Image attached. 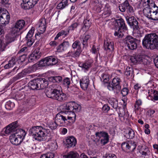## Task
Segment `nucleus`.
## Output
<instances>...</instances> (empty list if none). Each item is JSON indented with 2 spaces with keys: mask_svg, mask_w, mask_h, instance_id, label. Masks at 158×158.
I'll use <instances>...</instances> for the list:
<instances>
[{
  "mask_svg": "<svg viewBox=\"0 0 158 158\" xmlns=\"http://www.w3.org/2000/svg\"><path fill=\"white\" fill-rule=\"evenodd\" d=\"M126 20L130 27L134 30H138L139 28L138 22L134 16H127L126 17Z\"/></svg>",
  "mask_w": 158,
  "mask_h": 158,
  "instance_id": "2eb2a0df",
  "label": "nucleus"
},
{
  "mask_svg": "<svg viewBox=\"0 0 158 158\" xmlns=\"http://www.w3.org/2000/svg\"><path fill=\"white\" fill-rule=\"evenodd\" d=\"M56 85H52V88H51L50 90L48 89L46 90L45 93L48 97L54 100L56 99L61 91L58 89V87Z\"/></svg>",
  "mask_w": 158,
  "mask_h": 158,
  "instance_id": "1a4fd4ad",
  "label": "nucleus"
},
{
  "mask_svg": "<svg viewBox=\"0 0 158 158\" xmlns=\"http://www.w3.org/2000/svg\"><path fill=\"white\" fill-rule=\"evenodd\" d=\"M58 62V59L52 56H49L41 60L39 62V64L42 66H53Z\"/></svg>",
  "mask_w": 158,
  "mask_h": 158,
  "instance_id": "0eeeda50",
  "label": "nucleus"
},
{
  "mask_svg": "<svg viewBox=\"0 0 158 158\" xmlns=\"http://www.w3.org/2000/svg\"><path fill=\"white\" fill-rule=\"evenodd\" d=\"M68 33L69 31H68V32H67L64 31V30H62L58 33L55 37V40H56L58 39L59 37L63 35H64L65 36H66L68 35Z\"/></svg>",
  "mask_w": 158,
  "mask_h": 158,
  "instance_id": "864d4df0",
  "label": "nucleus"
},
{
  "mask_svg": "<svg viewBox=\"0 0 158 158\" xmlns=\"http://www.w3.org/2000/svg\"><path fill=\"white\" fill-rule=\"evenodd\" d=\"M37 69V65L34 64L32 66H29L27 69H24L21 73H19L15 77L13 78V81H14L23 77L27 73H29L35 71Z\"/></svg>",
  "mask_w": 158,
  "mask_h": 158,
  "instance_id": "9b49d317",
  "label": "nucleus"
},
{
  "mask_svg": "<svg viewBox=\"0 0 158 158\" xmlns=\"http://www.w3.org/2000/svg\"><path fill=\"white\" fill-rule=\"evenodd\" d=\"M127 11L129 13H131L133 12V9L132 6L130 5H129V6H128V8L127 9Z\"/></svg>",
  "mask_w": 158,
  "mask_h": 158,
  "instance_id": "338daca9",
  "label": "nucleus"
},
{
  "mask_svg": "<svg viewBox=\"0 0 158 158\" xmlns=\"http://www.w3.org/2000/svg\"><path fill=\"white\" fill-rule=\"evenodd\" d=\"M73 109H72V110L74 113H77L79 112L81 109V106L73 102Z\"/></svg>",
  "mask_w": 158,
  "mask_h": 158,
  "instance_id": "a19ab883",
  "label": "nucleus"
},
{
  "mask_svg": "<svg viewBox=\"0 0 158 158\" xmlns=\"http://www.w3.org/2000/svg\"><path fill=\"white\" fill-rule=\"evenodd\" d=\"M66 6L62 3L61 2L59 3L57 6L56 8L57 9H63Z\"/></svg>",
  "mask_w": 158,
  "mask_h": 158,
  "instance_id": "bf43d9fd",
  "label": "nucleus"
},
{
  "mask_svg": "<svg viewBox=\"0 0 158 158\" xmlns=\"http://www.w3.org/2000/svg\"><path fill=\"white\" fill-rule=\"evenodd\" d=\"M114 43L110 39H106L105 40L104 48L107 52H112L114 50Z\"/></svg>",
  "mask_w": 158,
  "mask_h": 158,
  "instance_id": "b1692460",
  "label": "nucleus"
},
{
  "mask_svg": "<svg viewBox=\"0 0 158 158\" xmlns=\"http://www.w3.org/2000/svg\"><path fill=\"white\" fill-rule=\"evenodd\" d=\"M110 109V107L107 105H104L102 108V110L105 113L107 112Z\"/></svg>",
  "mask_w": 158,
  "mask_h": 158,
  "instance_id": "e2e57ef3",
  "label": "nucleus"
},
{
  "mask_svg": "<svg viewBox=\"0 0 158 158\" xmlns=\"http://www.w3.org/2000/svg\"><path fill=\"white\" fill-rule=\"evenodd\" d=\"M142 44L147 49H158V35L156 33L146 35L143 40Z\"/></svg>",
  "mask_w": 158,
  "mask_h": 158,
  "instance_id": "f03ea898",
  "label": "nucleus"
},
{
  "mask_svg": "<svg viewBox=\"0 0 158 158\" xmlns=\"http://www.w3.org/2000/svg\"><path fill=\"white\" fill-rule=\"evenodd\" d=\"M46 19H43L41 20L40 24L39 26V29L42 32H44L46 28Z\"/></svg>",
  "mask_w": 158,
  "mask_h": 158,
  "instance_id": "c9c22d12",
  "label": "nucleus"
},
{
  "mask_svg": "<svg viewBox=\"0 0 158 158\" xmlns=\"http://www.w3.org/2000/svg\"><path fill=\"white\" fill-rule=\"evenodd\" d=\"M29 133L35 139L43 141L45 137L50 135V130L41 126H34L30 129Z\"/></svg>",
  "mask_w": 158,
  "mask_h": 158,
  "instance_id": "f257e3e1",
  "label": "nucleus"
},
{
  "mask_svg": "<svg viewBox=\"0 0 158 158\" xmlns=\"http://www.w3.org/2000/svg\"><path fill=\"white\" fill-rule=\"evenodd\" d=\"M17 131V132L10 136V142L15 145H19L21 143L26 135L25 131L23 130H18Z\"/></svg>",
  "mask_w": 158,
  "mask_h": 158,
  "instance_id": "39448f33",
  "label": "nucleus"
},
{
  "mask_svg": "<svg viewBox=\"0 0 158 158\" xmlns=\"http://www.w3.org/2000/svg\"><path fill=\"white\" fill-rule=\"evenodd\" d=\"M72 47L74 49L81 50L80 42L78 40L75 41L73 44Z\"/></svg>",
  "mask_w": 158,
  "mask_h": 158,
  "instance_id": "c03bdc74",
  "label": "nucleus"
},
{
  "mask_svg": "<svg viewBox=\"0 0 158 158\" xmlns=\"http://www.w3.org/2000/svg\"><path fill=\"white\" fill-rule=\"evenodd\" d=\"M18 126L17 121H15L8 125L5 128L3 129V131L6 134H14L17 132L18 130H21L17 128Z\"/></svg>",
  "mask_w": 158,
  "mask_h": 158,
  "instance_id": "f8f14e48",
  "label": "nucleus"
},
{
  "mask_svg": "<svg viewBox=\"0 0 158 158\" xmlns=\"http://www.w3.org/2000/svg\"><path fill=\"white\" fill-rule=\"evenodd\" d=\"M48 85V81L44 78H40L31 81L28 84L30 89L40 90L46 88Z\"/></svg>",
  "mask_w": 158,
  "mask_h": 158,
  "instance_id": "7ed1b4c3",
  "label": "nucleus"
},
{
  "mask_svg": "<svg viewBox=\"0 0 158 158\" xmlns=\"http://www.w3.org/2000/svg\"><path fill=\"white\" fill-rule=\"evenodd\" d=\"M58 146L56 142H52L48 145V148L51 150L53 151L57 149Z\"/></svg>",
  "mask_w": 158,
  "mask_h": 158,
  "instance_id": "de8ad7c7",
  "label": "nucleus"
},
{
  "mask_svg": "<svg viewBox=\"0 0 158 158\" xmlns=\"http://www.w3.org/2000/svg\"><path fill=\"white\" fill-rule=\"evenodd\" d=\"M126 104L124 106L123 108H119V111L118 112L119 116L120 117H123L125 114Z\"/></svg>",
  "mask_w": 158,
  "mask_h": 158,
  "instance_id": "09e8293b",
  "label": "nucleus"
},
{
  "mask_svg": "<svg viewBox=\"0 0 158 158\" xmlns=\"http://www.w3.org/2000/svg\"><path fill=\"white\" fill-rule=\"evenodd\" d=\"M45 154L48 158H53L54 157L53 153L51 152Z\"/></svg>",
  "mask_w": 158,
  "mask_h": 158,
  "instance_id": "774afa93",
  "label": "nucleus"
},
{
  "mask_svg": "<svg viewBox=\"0 0 158 158\" xmlns=\"http://www.w3.org/2000/svg\"><path fill=\"white\" fill-rule=\"evenodd\" d=\"M15 63V58L12 57L11 59L9 61L8 63L4 66V68L6 69H9L12 67Z\"/></svg>",
  "mask_w": 158,
  "mask_h": 158,
  "instance_id": "e433bc0d",
  "label": "nucleus"
},
{
  "mask_svg": "<svg viewBox=\"0 0 158 158\" xmlns=\"http://www.w3.org/2000/svg\"><path fill=\"white\" fill-rule=\"evenodd\" d=\"M39 0H23V3L21 4V7L25 9L32 8L37 3Z\"/></svg>",
  "mask_w": 158,
  "mask_h": 158,
  "instance_id": "dca6fc26",
  "label": "nucleus"
},
{
  "mask_svg": "<svg viewBox=\"0 0 158 158\" xmlns=\"http://www.w3.org/2000/svg\"><path fill=\"white\" fill-rule=\"evenodd\" d=\"M50 79H51L52 81L54 83H58L62 82L63 80L62 77L60 76L52 77L50 78Z\"/></svg>",
  "mask_w": 158,
  "mask_h": 158,
  "instance_id": "79ce46f5",
  "label": "nucleus"
},
{
  "mask_svg": "<svg viewBox=\"0 0 158 158\" xmlns=\"http://www.w3.org/2000/svg\"><path fill=\"white\" fill-rule=\"evenodd\" d=\"M79 154L76 152L71 151L63 156L64 158H77Z\"/></svg>",
  "mask_w": 158,
  "mask_h": 158,
  "instance_id": "7c9ffc66",
  "label": "nucleus"
},
{
  "mask_svg": "<svg viewBox=\"0 0 158 158\" xmlns=\"http://www.w3.org/2000/svg\"><path fill=\"white\" fill-rule=\"evenodd\" d=\"M25 26V22L23 19L18 20L12 27V33L15 35H19L21 30Z\"/></svg>",
  "mask_w": 158,
  "mask_h": 158,
  "instance_id": "9d476101",
  "label": "nucleus"
},
{
  "mask_svg": "<svg viewBox=\"0 0 158 158\" xmlns=\"http://www.w3.org/2000/svg\"><path fill=\"white\" fill-rule=\"evenodd\" d=\"M151 8L145 7L143 10V13L147 18L153 20H158V7L155 4L151 3Z\"/></svg>",
  "mask_w": 158,
  "mask_h": 158,
  "instance_id": "20e7f679",
  "label": "nucleus"
},
{
  "mask_svg": "<svg viewBox=\"0 0 158 158\" xmlns=\"http://www.w3.org/2000/svg\"><path fill=\"white\" fill-rule=\"evenodd\" d=\"M130 60L131 62L133 64H135L137 63L136 55L131 56L130 58Z\"/></svg>",
  "mask_w": 158,
  "mask_h": 158,
  "instance_id": "0e129e2a",
  "label": "nucleus"
},
{
  "mask_svg": "<svg viewBox=\"0 0 158 158\" xmlns=\"http://www.w3.org/2000/svg\"><path fill=\"white\" fill-rule=\"evenodd\" d=\"M34 31V28L31 29L29 31L27 36L26 39L27 40V44L28 46H31L34 42V40L32 38Z\"/></svg>",
  "mask_w": 158,
  "mask_h": 158,
  "instance_id": "393cba45",
  "label": "nucleus"
},
{
  "mask_svg": "<svg viewBox=\"0 0 158 158\" xmlns=\"http://www.w3.org/2000/svg\"><path fill=\"white\" fill-rule=\"evenodd\" d=\"M90 38V36L89 35H86L85 37L82 38V40L81 41V43L83 45V48H86L88 46V41Z\"/></svg>",
  "mask_w": 158,
  "mask_h": 158,
  "instance_id": "58836bf2",
  "label": "nucleus"
},
{
  "mask_svg": "<svg viewBox=\"0 0 158 158\" xmlns=\"http://www.w3.org/2000/svg\"><path fill=\"white\" fill-rule=\"evenodd\" d=\"M77 143V140L73 136L68 137L66 139V145L68 148L73 147L75 146Z\"/></svg>",
  "mask_w": 158,
  "mask_h": 158,
  "instance_id": "bb28decb",
  "label": "nucleus"
},
{
  "mask_svg": "<svg viewBox=\"0 0 158 158\" xmlns=\"http://www.w3.org/2000/svg\"><path fill=\"white\" fill-rule=\"evenodd\" d=\"M58 125H59L56 122V120L55 122H50L48 125L49 127L52 130L56 129Z\"/></svg>",
  "mask_w": 158,
  "mask_h": 158,
  "instance_id": "603ef678",
  "label": "nucleus"
},
{
  "mask_svg": "<svg viewBox=\"0 0 158 158\" xmlns=\"http://www.w3.org/2000/svg\"><path fill=\"white\" fill-rule=\"evenodd\" d=\"M83 24L84 25L83 27V28L84 29L85 28L87 30H88L90 27L91 23L89 19H86L84 20Z\"/></svg>",
  "mask_w": 158,
  "mask_h": 158,
  "instance_id": "a18cd8bd",
  "label": "nucleus"
},
{
  "mask_svg": "<svg viewBox=\"0 0 158 158\" xmlns=\"http://www.w3.org/2000/svg\"><path fill=\"white\" fill-rule=\"evenodd\" d=\"M67 99L68 97L66 94L61 91L55 100L59 102H63L67 100Z\"/></svg>",
  "mask_w": 158,
  "mask_h": 158,
  "instance_id": "c756f323",
  "label": "nucleus"
},
{
  "mask_svg": "<svg viewBox=\"0 0 158 158\" xmlns=\"http://www.w3.org/2000/svg\"><path fill=\"white\" fill-rule=\"evenodd\" d=\"M105 158H117L116 156L114 154L112 153L106 154L105 156Z\"/></svg>",
  "mask_w": 158,
  "mask_h": 158,
  "instance_id": "680f3d73",
  "label": "nucleus"
},
{
  "mask_svg": "<svg viewBox=\"0 0 158 158\" xmlns=\"http://www.w3.org/2000/svg\"><path fill=\"white\" fill-rule=\"evenodd\" d=\"M81 87L84 90H87L89 85V78L87 76L84 77L80 81Z\"/></svg>",
  "mask_w": 158,
  "mask_h": 158,
  "instance_id": "4be33fe9",
  "label": "nucleus"
},
{
  "mask_svg": "<svg viewBox=\"0 0 158 158\" xmlns=\"http://www.w3.org/2000/svg\"><path fill=\"white\" fill-rule=\"evenodd\" d=\"M27 55V53H25L19 56V59L21 61L23 62L25 60Z\"/></svg>",
  "mask_w": 158,
  "mask_h": 158,
  "instance_id": "052dcab7",
  "label": "nucleus"
},
{
  "mask_svg": "<svg viewBox=\"0 0 158 158\" xmlns=\"http://www.w3.org/2000/svg\"><path fill=\"white\" fill-rule=\"evenodd\" d=\"M100 8L99 9L98 12H100L101 9L103 10V12L102 14V16L104 17H106L109 16L111 14V8L110 6L108 3H106L105 5L101 4Z\"/></svg>",
  "mask_w": 158,
  "mask_h": 158,
  "instance_id": "a211bd4d",
  "label": "nucleus"
},
{
  "mask_svg": "<svg viewBox=\"0 0 158 158\" xmlns=\"http://www.w3.org/2000/svg\"><path fill=\"white\" fill-rule=\"evenodd\" d=\"M130 4L127 1H125L123 3H122L119 6L120 10L122 12H124L126 9L127 10L128 6Z\"/></svg>",
  "mask_w": 158,
  "mask_h": 158,
  "instance_id": "f704fd0d",
  "label": "nucleus"
},
{
  "mask_svg": "<svg viewBox=\"0 0 158 158\" xmlns=\"http://www.w3.org/2000/svg\"><path fill=\"white\" fill-rule=\"evenodd\" d=\"M140 41L131 36H127L124 39V43L129 49L134 50L137 48V42Z\"/></svg>",
  "mask_w": 158,
  "mask_h": 158,
  "instance_id": "6e6552de",
  "label": "nucleus"
},
{
  "mask_svg": "<svg viewBox=\"0 0 158 158\" xmlns=\"http://www.w3.org/2000/svg\"><path fill=\"white\" fill-rule=\"evenodd\" d=\"M115 25L119 29L126 31L127 29V28L125 24V22L124 19L122 18H120L116 19L115 20Z\"/></svg>",
  "mask_w": 158,
  "mask_h": 158,
  "instance_id": "5701e85b",
  "label": "nucleus"
},
{
  "mask_svg": "<svg viewBox=\"0 0 158 158\" xmlns=\"http://www.w3.org/2000/svg\"><path fill=\"white\" fill-rule=\"evenodd\" d=\"M125 30H123L120 29L115 31L114 33V35L115 36H117L118 38H122L124 35V32Z\"/></svg>",
  "mask_w": 158,
  "mask_h": 158,
  "instance_id": "37998d69",
  "label": "nucleus"
},
{
  "mask_svg": "<svg viewBox=\"0 0 158 158\" xmlns=\"http://www.w3.org/2000/svg\"><path fill=\"white\" fill-rule=\"evenodd\" d=\"M40 52L39 49H36L28 56V61L30 62H34L40 57Z\"/></svg>",
  "mask_w": 158,
  "mask_h": 158,
  "instance_id": "6ab92c4d",
  "label": "nucleus"
},
{
  "mask_svg": "<svg viewBox=\"0 0 158 158\" xmlns=\"http://www.w3.org/2000/svg\"><path fill=\"white\" fill-rule=\"evenodd\" d=\"M135 132L131 129L129 128L124 132V136L128 139L133 138L135 136Z\"/></svg>",
  "mask_w": 158,
  "mask_h": 158,
  "instance_id": "c85d7f7f",
  "label": "nucleus"
},
{
  "mask_svg": "<svg viewBox=\"0 0 158 158\" xmlns=\"http://www.w3.org/2000/svg\"><path fill=\"white\" fill-rule=\"evenodd\" d=\"M17 35H15V34H12L11 30V33L7 35H6V43L9 44L14 41L15 40V37Z\"/></svg>",
  "mask_w": 158,
  "mask_h": 158,
  "instance_id": "2f4dec72",
  "label": "nucleus"
},
{
  "mask_svg": "<svg viewBox=\"0 0 158 158\" xmlns=\"http://www.w3.org/2000/svg\"><path fill=\"white\" fill-rule=\"evenodd\" d=\"M15 104L12 102L9 101L7 102L5 105V108L8 110H12L15 106Z\"/></svg>",
  "mask_w": 158,
  "mask_h": 158,
  "instance_id": "49530a36",
  "label": "nucleus"
},
{
  "mask_svg": "<svg viewBox=\"0 0 158 158\" xmlns=\"http://www.w3.org/2000/svg\"><path fill=\"white\" fill-rule=\"evenodd\" d=\"M79 25V23L78 22H75L71 24L68 28L69 31H73L76 30L78 26Z\"/></svg>",
  "mask_w": 158,
  "mask_h": 158,
  "instance_id": "8fccbe9b",
  "label": "nucleus"
},
{
  "mask_svg": "<svg viewBox=\"0 0 158 158\" xmlns=\"http://www.w3.org/2000/svg\"><path fill=\"white\" fill-rule=\"evenodd\" d=\"M95 135L98 140L100 141L103 145L106 144L109 141V137L108 133L104 131L96 132Z\"/></svg>",
  "mask_w": 158,
  "mask_h": 158,
  "instance_id": "ddd939ff",
  "label": "nucleus"
},
{
  "mask_svg": "<svg viewBox=\"0 0 158 158\" xmlns=\"http://www.w3.org/2000/svg\"><path fill=\"white\" fill-rule=\"evenodd\" d=\"M82 52L81 50L77 49L76 51L72 54L71 56L74 57L79 56Z\"/></svg>",
  "mask_w": 158,
  "mask_h": 158,
  "instance_id": "6e6d98bb",
  "label": "nucleus"
},
{
  "mask_svg": "<svg viewBox=\"0 0 158 158\" xmlns=\"http://www.w3.org/2000/svg\"><path fill=\"white\" fill-rule=\"evenodd\" d=\"M57 52H61L63 51H64V50L63 47V46L61 44L59 45L56 48Z\"/></svg>",
  "mask_w": 158,
  "mask_h": 158,
  "instance_id": "69168bd1",
  "label": "nucleus"
},
{
  "mask_svg": "<svg viewBox=\"0 0 158 158\" xmlns=\"http://www.w3.org/2000/svg\"><path fill=\"white\" fill-rule=\"evenodd\" d=\"M7 14L2 13V15L0 17V24L3 26H5L8 24L9 22L10 17L9 13L6 11Z\"/></svg>",
  "mask_w": 158,
  "mask_h": 158,
  "instance_id": "aec40b11",
  "label": "nucleus"
},
{
  "mask_svg": "<svg viewBox=\"0 0 158 158\" xmlns=\"http://www.w3.org/2000/svg\"><path fill=\"white\" fill-rule=\"evenodd\" d=\"M137 146L136 143L132 141H128L127 142H123L121 144V147L123 150L133 152Z\"/></svg>",
  "mask_w": 158,
  "mask_h": 158,
  "instance_id": "4468645a",
  "label": "nucleus"
},
{
  "mask_svg": "<svg viewBox=\"0 0 158 158\" xmlns=\"http://www.w3.org/2000/svg\"><path fill=\"white\" fill-rule=\"evenodd\" d=\"M100 79L104 84H108L110 80V76L106 73H103L101 76Z\"/></svg>",
  "mask_w": 158,
  "mask_h": 158,
  "instance_id": "72a5a7b5",
  "label": "nucleus"
},
{
  "mask_svg": "<svg viewBox=\"0 0 158 158\" xmlns=\"http://www.w3.org/2000/svg\"><path fill=\"white\" fill-rule=\"evenodd\" d=\"M62 82L65 86H66V87L68 88L70 83V78L68 77H66L64 79Z\"/></svg>",
  "mask_w": 158,
  "mask_h": 158,
  "instance_id": "5fc2aeb1",
  "label": "nucleus"
},
{
  "mask_svg": "<svg viewBox=\"0 0 158 158\" xmlns=\"http://www.w3.org/2000/svg\"><path fill=\"white\" fill-rule=\"evenodd\" d=\"M55 120L59 125L61 126L64 124L67 119L65 115L63 112H60L56 115Z\"/></svg>",
  "mask_w": 158,
  "mask_h": 158,
  "instance_id": "f3484780",
  "label": "nucleus"
},
{
  "mask_svg": "<svg viewBox=\"0 0 158 158\" xmlns=\"http://www.w3.org/2000/svg\"><path fill=\"white\" fill-rule=\"evenodd\" d=\"M67 117V120L70 123H73L76 120V115L73 111L72 110L70 111L65 114Z\"/></svg>",
  "mask_w": 158,
  "mask_h": 158,
  "instance_id": "cd10ccee",
  "label": "nucleus"
},
{
  "mask_svg": "<svg viewBox=\"0 0 158 158\" xmlns=\"http://www.w3.org/2000/svg\"><path fill=\"white\" fill-rule=\"evenodd\" d=\"M128 89L127 88H124L121 90V93L123 96H125L128 94Z\"/></svg>",
  "mask_w": 158,
  "mask_h": 158,
  "instance_id": "4d7b16f0",
  "label": "nucleus"
},
{
  "mask_svg": "<svg viewBox=\"0 0 158 158\" xmlns=\"http://www.w3.org/2000/svg\"><path fill=\"white\" fill-rule=\"evenodd\" d=\"M61 44L63 46V47L64 50L67 49V48L69 46V42L68 41H64Z\"/></svg>",
  "mask_w": 158,
  "mask_h": 158,
  "instance_id": "13d9d810",
  "label": "nucleus"
},
{
  "mask_svg": "<svg viewBox=\"0 0 158 158\" xmlns=\"http://www.w3.org/2000/svg\"><path fill=\"white\" fill-rule=\"evenodd\" d=\"M134 71L132 67L127 66L125 73V75L127 77H131Z\"/></svg>",
  "mask_w": 158,
  "mask_h": 158,
  "instance_id": "ea45409f",
  "label": "nucleus"
},
{
  "mask_svg": "<svg viewBox=\"0 0 158 158\" xmlns=\"http://www.w3.org/2000/svg\"><path fill=\"white\" fill-rule=\"evenodd\" d=\"M142 104V102L140 99H138L136 101L134 108V109L135 112L138 110L140 108V106Z\"/></svg>",
  "mask_w": 158,
  "mask_h": 158,
  "instance_id": "3c124183",
  "label": "nucleus"
},
{
  "mask_svg": "<svg viewBox=\"0 0 158 158\" xmlns=\"http://www.w3.org/2000/svg\"><path fill=\"white\" fill-rule=\"evenodd\" d=\"M137 63H142L144 64H147L148 60L144 57V56L137 55H136Z\"/></svg>",
  "mask_w": 158,
  "mask_h": 158,
  "instance_id": "473e14b6",
  "label": "nucleus"
},
{
  "mask_svg": "<svg viewBox=\"0 0 158 158\" xmlns=\"http://www.w3.org/2000/svg\"><path fill=\"white\" fill-rule=\"evenodd\" d=\"M73 102H69L61 105L60 106V109L61 110V112L65 114L72 110V109H73Z\"/></svg>",
  "mask_w": 158,
  "mask_h": 158,
  "instance_id": "412c9836",
  "label": "nucleus"
},
{
  "mask_svg": "<svg viewBox=\"0 0 158 158\" xmlns=\"http://www.w3.org/2000/svg\"><path fill=\"white\" fill-rule=\"evenodd\" d=\"M108 102L112 106L114 109H117L118 107V102L117 100L114 98H110Z\"/></svg>",
  "mask_w": 158,
  "mask_h": 158,
  "instance_id": "4c0bfd02",
  "label": "nucleus"
},
{
  "mask_svg": "<svg viewBox=\"0 0 158 158\" xmlns=\"http://www.w3.org/2000/svg\"><path fill=\"white\" fill-rule=\"evenodd\" d=\"M93 62L92 60H89L85 61L83 63H79V66L84 70H88L91 67Z\"/></svg>",
  "mask_w": 158,
  "mask_h": 158,
  "instance_id": "a878e982",
  "label": "nucleus"
},
{
  "mask_svg": "<svg viewBox=\"0 0 158 158\" xmlns=\"http://www.w3.org/2000/svg\"><path fill=\"white\" fill-rule=\"evenodd\" d=\"M121 79L117 77H114L112 80L111 83H109L107 85V88L110 91H114L118 92L120 90L121 87L120 83Z\"/></svg>",
  "mask_w": 158,
  "mask_h": 158,
  "instance_id": "423d86ee",
  "label": "nucleus"
}]
</instances>
